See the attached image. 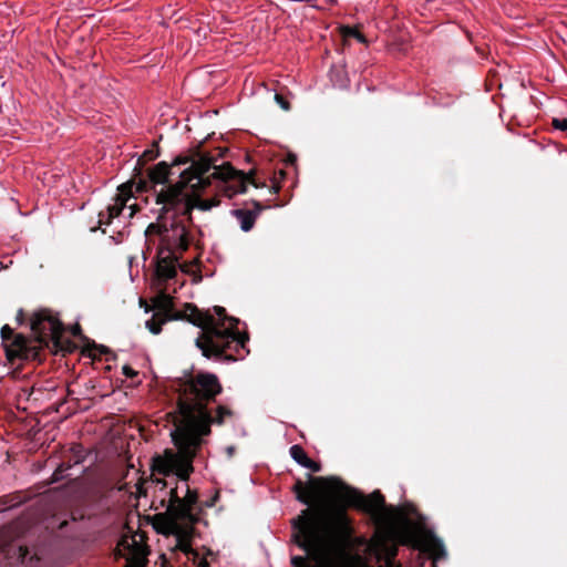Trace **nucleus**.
<instances>
[{"label": "nucleus", "instance_id": "f257e3e1", "mask_svg": "<svg viewBox=\"0 0 567 567\" xmlns=\"http://www.w3.org/2000/svg\"><path fill=\"white\" fill-rule=\"evenodd\" d=\"M221 156L219 148L198 153L175 184H167L172 169L188 161L175 159L172 165L159 162L141 182L140 188L151 192L157 206V220L145 230V247L146 252H155L158 279L176 276L182 254L194 241L195 231L189 226L193 208L207 210L217 206L221 196L231 198L246 193L249 186H265L252 173L246 175L228 163L218 165Z\"/></svg>", "mask_w": 567, "mask_h": 567}, {"label": "nucleus", "instance_id": "f03ea898", "mask_svg": "<svg viewBox=\"0 0 567 567\" xmlns=\"http://www.w3.org/2000/svg\"><path fill=\"white\" fill-rule=\"evenodd\" d=\"M177 410L173 413L172 439L176 451L165 450L153 458L152 468L156 474L176 476L175 486L159 499L168 515L167 532L175 538L174 550L183 554L195 567H209L206 557L192 547L195 517L193 509L198 494L189 486L194 472V458L200 450L204 437L210 434L213 424H221L231 414L226 406L212 408L221 385L215 374L198 373L178 383Z\"/></svg>", "mask_w": 567, "mask_h": 567}, {"label": "nucleus", "instance_id": "7ed1b4c3", "mask_svg": "<svg viewBox=\"0 0 567 567\" xmlns=\"http://www.w3.org/2000/svg\"><path fill=\"white\" fill-rule=\"evenodd\" d=\"M326 498L312 508L301 512L292 520L293 539L306 556H293V567H324L330 556L352 544L353 527L347 514L348 506L375 513L384 506L379 491L363 496L337 477L316 478Z\"/></svg>", "mask_w": 567, "mask_h": 567}, {"label": "nucleus", "instance_id": "20e7f679", "mask_svg": "<svg viewBox=\"0 0 567 567\" xmlns=\"http://www.w3.org/2000/svg\"><path fill=\"white\" fill-rule=\"evenodd\" d=\"M162 298L164 312H156L146 321V327L152 333H159L162 326L172 319H186L202 329L196 344L205 357L236 361L248 353L247 334L239 331V321L228 317L223 307H215L214 313H208L199 311L192 303H186L182 310L173 311L171 298L166 295Z\"/></svg>", "mask_w": 567, "mask_h": 567}, {"label": "nucleus", "instance_id": "39448f33", "mask_svg": "<svg viewBox=\"0 0 567 567\" xmlns=\"http://www.w3.org/2000/svg\"><path fill=\"white\" fill-rule=\"evenodd\" d=\"M31 330L35 334V340H30L31 344L38 348L40 353L43 347H48L50 342L58 346L63 332L61 321L49 311L38 312L31 321Z\"/></svg>", "mask_w": 567, "mask_h": 567}, {"label": "nucleus", "instance_id": "423d86ee", "mask_svg": "<svg viewBox=\"0 0 567 567\" xmlns=\"http://www.w3.org/2000/svg\"><path fill=\"white\" fill-rule=\"evenodd\" d=\"M1 338L7 359L12 364L22 361H37L39 359L38 348L31 344L29 339L20 334L13 337V330L8 324L2 327Z\"/></svg>", "mask_w": 567, "mask_h": 567}, {"label": "nucleus", "instance_id": "0eeeda50", "mask_svg": "<svg viewBox=\"0 0 567 567\" xmlns=\"http://www.w3.org/2000/svg\"><path fill=\"white\" fill-rule=\"evenodd\" d=\"M121 555L127 556L128 559L141 563L146 558L147 549L144 544L142 534H133L123 536L117 545Z\"/></svg>", "mask_w": 567, "mask_h": 567}, {"label": "nucleus", "instance_id": "6e6552de", "mask_svg": "<svg viewBox=\"0 0 567 567\" xmlns=\"http://www.w3.org/2000/svg\"><path fill=\"white\" fill-rule=\"evenodd\" d=\"M120 193L113 198V203L110 204L105 210L100 212L99 214V224L110 225L112 219L117 217L122 210L126 207L127 200H130V196L125 194V187L122 186L118 188Z\"/></svg>", "mask_w": 567, "mask_h": 567}, {"label": "nucleus", "instance_id": "1a4fd4ad", "mask_svg": "<svg viewBox=\"0 0 567 567\" xmlns=\"http://www.w3.org/2000/svg\"><path fill=\"white\" fill-rule=\"evenodd\" d=\"M422 550L427 553L432 558V567H436V561L445 557V549L442 542L434 536H425L422 539Z\"/></svg>", "mask_w": 567, "mask_h": 567}, {"label": "nucleus", "instance_id": "9d476101", "mask_svg": "<svg viewBox=\"0 0 567 567\" xmlns=\"http://www.w3.org/2000/svg\"><path fill=\"white\" fill-rule=\"evenodd\" d=\"M259 212H260V205L256 204L255 209L239 208V209L233 210V215L235 216L237 223L240 225V228L244 231H249L252 229V227L256 223V219L259 215Z\"/></svg>", "mask_w": 567, "mask_h": 567}, {"label": "nucleus", "instance_id": "9b49d317", "mask_svg": "<svg viewBox=\"0 0 567 567\" xmlns=\"http://www.w3.org/2000/svg\"><path fill=\"white\" fill-rule=\"evenodd\" d=\"M72 456L68 461L61 462L52 474V482H59L66 476L72 464H79L82 461L81 447L79 445L70 449Z\"/></svg>", "mask_w": 567, "mask_h": 567}, {"label": "nucleus", "instance_id": "f8f14e48", "mask_svg": "<svg viewBox=\"0 0 567 567\" xmlns=\"http://www.w3.org/2000/svg\"><path fill=\"white\" fill-rule=\"evenodd\" d=\"M340 35L343 39V42L347 43L349 39L353 38L360 43L367 44L368 41L365 37L355 27L341 25L339 28Z\"/></svg>", "mask_w": 567, "mask_h": 567}, {"label": "nucleus", "instance_id": "ddd939ff", "mask_svg": "<svg viewBox=\"0 0 567 567\" xmlns=\"http://www.w3.org/2000/svg\"><path fill=\"white\" fill-rule=\"evenodd\" d=\"M291 457L303 467V464L308 462V455L300 445H292L290 447Z\"/></svg>", "mask_w": 567, "mask_h": 567}, {"label": "nucleus", "instance_id": "4468645a", "mask_svg": "<svg viewBox=\"0 0 567 567\" xmlns=\"http://www.w3.org/2000/svg\"><path fill=\"white\" fill-rule=\"evenodd\" d=\"M551 125L556 130L567 131V117L565 118H553Z\"/></svg>", "mask_w": 567, "mask_h": 567}, {"label": "nucleus", "instance_id": "2eb2a0df", "mask_svg": "<svg viewBox=\"0 0 567 567\" xmlns=\"http://www.w3.org/2000/svg\"><path fill=\"white\" fill-rule=\"evenodd\" d=\"M396 556V548H392L390 551H389V555H388V558L385 560V566L384 567H401L400 564H396L394 561V557Z\"/></svg>", "mask_w": 567, "mask_h": 567}, {"label": "nucleus", "instance_id": "dca6fc26", "mask_svg": "<svg viewBox=\"0 0 567 567\" xmlns=\"http://www.w3.org/2000/svg\"><path fill=\"white\" fill-rule=\"evenodd\" d=\"M303 467L305 468H308L312 472H319L320 471V465L312 461L311 458H308V462H306V464H303Z\"/></svg>", "mask_w": 567, "mask_h": 567}, {"label": "nucleus", "instance_id": "f3484780", "mask_svg": "<svg viewBox=\"0 0 567 567\" xmlns=\"http://www.w3.org/2000/svg\"><path fill=\"white\" fill-rule=\"evenodd\" d=\"M303 467L305 468H308L312 472H319L320 471V465L312 461L311 458H308V462H306V464H303Z\"/></svg>", "mask_w": 567, "mask_h": 567}, {"label": "nucleus", "instance_id": "a211bd4d", "mask_svg": "<svg viewBox=\"0 0 567 567\" xmlns=\"http://www.w3.org/2000/svg\"><path fill=\"white\" fill-rule=\"evenodd\" d=\"M298 499L300 502H302L303 504L310 505L311 501H312V497L310 495H308V494L299 493L298 494Z\"/></svg>", "mask_w": 567, "mask_h": 567}, {"label": "nucleus", "instance_id": "6ab92c4d", "mask_svg": "<svg viewBox=\"0 0 567 567\" xmlns=\"http://www.w3.org/2000/svg\"><path fill=\"white\" fill-rule=\"evenodd\" d=\"M123 373H124V375H126V377H128V378H132V377L136 375L135 370H134V369H132V368H131V367H128V365H124V367H123Z\"/></svg>", "mask_w": 567, "mask_h": 567}, {"label": "nucleus", "instance_id": "aec40b11", "mask_svg": "<svg viewBox=\"0 0 567 567\" xmlns=\"http://www.w3.org/2000/svg\"><path fill=\"white\" fill-rule=\"evenodd\" d=\"M276 101L281 105L282 109L289 110V104L286 102L281 95L276 94Z\"/></svg>", "mask_w": 567, "mask_h": 567}, {"label": "nucleus", "instance_id": "412c9836", "mask_svg": "<svg viewBox=\"0 0 567 567\" xmlns=\"http://www.w3.org/2000/svg\"><path fill=\"white\" fill-rule=\"evenodd\" d=\"M96 352H94L92 355L93 358H96L97 355L106 354L109 351L104 347H95L94 349Z\"/></svg>", "mask_w": 567, "mask_h": 567}, {"label": "nucleus", "instance_id": "4be33fe9", "mask_svg": "<svg viewBox=\"0 0 567 567\" xmlns=\"http://www.w3.org/2000/svg\"><path fill=\"white\" fill-rule=\"evenodd\" d=\"M144 156H145V157H148V158H153V157H154V155H153V152H152V151H146V152L144 153Z\"/></svg>", "mask_w": 567, "mask_h": 567}, {"label": "nucleus", "instance_id": "5701e85b", "mask_svg": "<svg viewBox=\"0 0 567 567\" xmlns=\"http://www.w3.org/2000/svg\"><path fill=\"white\" fill-rule=\"evenodd\" d=\"M218 496H219V495H218V493H216V494H215V496H214V498H213V501H212V503H209V504H207V505H208V506H213V505L215 504V502L217 501Z\"/></svg>", "mask_w": 567, "mask_h": 567}, {"label": "nucleus", "instance_id": "b1692460", "mask_svg": "<svg viewBox=\"0 0 567 567\" xmlns=\"http://www.w3.org/2000/svg\"><path fill=\"white\" fill-rule=\"evenodd\" d=\"M277 192H278V189H277L275 186H271V188H270V193H271V194H276Z\"/></svg>", "mask_w": 567, "mask_h": 567}]
</instances>
